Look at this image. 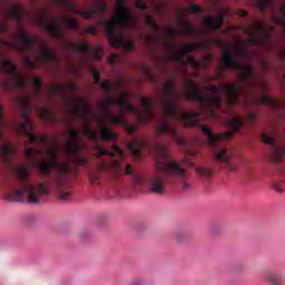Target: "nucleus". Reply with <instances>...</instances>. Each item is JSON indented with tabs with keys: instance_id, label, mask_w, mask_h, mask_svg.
Masks as SVG:
<instances>
[{
	"instance_id": "6",
	"label": "nucleus",
	"mask_w": 285,
	"mask_h": 285,
	"mask_svg": "<svg viewBox=\"0 0 285 285\" xmlns=\"http://www.w3.org/2000/svg\"><path fill=\"white\" fill-rule=\"evenodd\" d=\"M96 153L98 157H111L110 160H100L98 164V170L100 173H109L114 179H117L121 173H125V175L132 176V184L136 188L144 186L142 175L134 174L132 166L130 164L122 165L119 160H117V157L124 156V150H121L119 146L115 145L111 147V150L108 151V149H104V147L97 145Z\"/></svg>"
},
{
	"instance_id": "14",
	"label": "nucleus",
	"mask_w": 285,
	"mask_h": 285,
	"mask_svg": "<svg viewBox=\"0 0 285 285\" xmlns=\"http://www.w3.org/2000/svg\"><path fill=\"white\" fill-rule=\"evenodd\" d=\"M254 32L258 35L259 39L263 40L262 47L268 46L271 43V32H275V24L269 26V29L266 24H256L252 27Z\"/></svg>"
},
{
	"instance_id": "4",
	"label": "nucleus",
	"mask_w": 285,
	"mask_h": 285,
	"mask_svg": "<svg viewBox=\"0 0 285 285\" xmlns=\"http://www.w3.org/2000/svg\"><path fill=\"white\" fill-rule=\"evenodd\" d=\"M30 81L33 85L31 92L24 94L19 99L21 106V119L23 122L14 125V130L19 135H24V137H27V139L32 144L47 145L50 142V138H48V136L32 134L35 132V124H32V120L30 119V110H37L40 115V119L47 121V124H57L58 118L55 116L52 110L32 104L35 99H39L43 95V91L41 79H39V77H31Z\"/></svg>"
},
{
	"instance_id": "35",
	"label": "nucleus",
	"mask_w": 285,
	"mask_h": 285,
	"mask_svg": "<svg viewBox=\"0 0 285 285\" xmlns=\"http://www.w3.org/2000/svg\"><path fill=\"white\" fill-rule=\"evenodd\" d=\"M90 184H92L94 186L99 184V174H92L89 177Z\"/></svg>"
},
{
	"instance_id": "44",
	"label": "nucleus",
	"mask_w": 285,
	"mask_h": 285,
	"mask_svg": "<svg viewBox=\"0 0 285 285\" xmlns=\"http://www.w3.org/2000/svg\"><path fill=\"white\" fill-rule=\"evenodd\" d=\"M109 62L111 63V66H115V56H112L111 58H109Z\"/></svg>"
},
{
	"instance_id": "24",
	"label": "nucleus",
	"mask_w": 285,
	"mask_h": 285,
	"mask_svg": "<svg viewBox=\"0 0 285 285\" xmlns=\"http://www.w3.org/2000/svg\"><path fill=\"white\" fill-rule=\"evenodd\" d=\"M184 28L180 30V35H197V29L193 27L190 22H183Z\"/></svg>"
},
{
	"instance_id": "1",
	"label": "nucleus",
	"mask_w": 285,
	"mask_h": 285,
	"mask_svg": "<svg viewBox=\"0 0 285 285\" xmlns=\"http://www.w3.org/2000/svg\"><path fill=\"white\" fill-rule=\"evenodd\" d=\"M205 90L210 92V95L202 92L199 85L189 81L186 99L198 101L203 111H181L179 106L174 104L175 99H177V85L175 81L169 80L167 86L164 88V92L158 96L159 101L165 106V110L161 111L160 118L180 119L184 121L185 126L199 128L203 135L207 137L208 146L214 148L215 164L234 173V170H237V165L230 159L233 154H230L228 149L219 147L217 144L224 140L228 141V139L233 138L235 132H239V129L244 128V119L237 117L227 119L225 121V126H227L230 131L222 132L216 136L213 134L210 128L206 127V125L202 124V121L197 119L203 117L204 114L208 115L209 119H219V112H217V109L222 107V104H224L219 92H225L228 106H237V104H239V97H242V86L239 83L218 86L208 85L205 87Z\"/></svg>"
},
{
	"instance_id": "23",
	"label": "nucleus",
	"mask_w": 285,
	"mask_h": 285,
	"mask_svg": "<svg viewBox=\"0 0 285 285\" xmlns=\"http://www.w3.org/2000/svg\"><path fill=\"white\" fill-rule=\"evenodd\" d=\"M9 17H12L14 21H21L23 19V13H21V10H19V8L12 7V9L4 14L6 21H8Z\"/></svg>"
},
{
	"instance_id": "26",
	"label": "nucleus",
	"mask_w": 285,
	"mask_h": 285,
	"mask_svg": "<svg viewBox=\"0 0 285 285\" xmlns=\"http://www.w3.org/2000/svg\"><path fill=\"white\" fill-rule=\"evenodd\" d=\"M266 281L271 285H279V283L282 282V276L279 274H268L266 276Z\"/></svg>"
},
{
	"instance_id": "20",
	"label": "nucleus",
	"mask_w": 285,
	"mask_h": 285,
	"mask_svg": "<svg viewBox=\"0 0 285 285\" xmlns=\"http://www.w3.org/2000/svg\"><path fill=\"white\" fill-rule=\"evenodd\" d=\"M242 30L244 35L249 36L248 43H250V46H262L264 43V40L259 38V35L253 33V29L248 27H242Z\"/></svg>"
},
{
	"instance_id": "12",
	"label": "nucleus",
	"mask_w": 285,
	"mask_h": 285,
	"mask_svg": "<svg viewBox=\"0 0 285 285\" xmlns=\"http://www.w3.org/2000/svg\"><path fill=\"white\" fill-rule=\"evenodd\" d=\"M156 171L158 175L150 176L147 179V186L151 195H164L166 193L165 184H168V180L164 177V171H158L157 169Z\"/></svg>"
},
{
	"instance_id": "43",
	"label": "nucleus",
	"mask_w": 285,
	"mask_h": 285,
	"mask_svg": "<svg viewBox=\"0 0 285 285\" xmlns=\"http://www.w3.org/2000/svg\"><path fill=\"white\" fill-rule=\"evenodd\" d=\"M116 83H117L118 88H124V81H121L120 79H117Z\"/></svg>"
},
{
	"instance_id": "5",
	"label": "nucleus",
	"mask_w": 285,
	"mask_h": 285,
	"mask_svg": "<svg viewBox=\"0 0 285 285\" xmlns=\"http://www.w3.org/2000/svg\"><path fill=\"white\" fill-rule=\"evenodd\" d=\"M156 165L158 173H164L167 184H180L181 190H190V180L188 171L178 161L173 160L170 147L166 145H156Z\"/></svg>"
},
{
	"instance_id": "2",
	"label": "nucleus",
	"mask_w": 285,
	"mask_h": 285,
	"mask_svg": "<svg viewBox=\"0 0 285 285\" xmlns=\"http://www.w3.org/2000/svg\"><path fill=\"white\" fill-rule=\"evenodd\" d=\"M71 140L66 141L65 153L67 157L72 158V165L68 163L58 164L59 154L55 149H47L48 160H36L37 155H41L43 151L41 149L28 148L26 149V157L29 159L28 165L18 166L13 169L16 179L19 187H13L10 193L11 202H21L26 199L28 204H41L46 195L50 193V188L46 186V183H30V170L31 168H37L41 175L45 177H50L52 175V169L57 168V171L51 177V186L55 188L60 202H70L72 199V187L68 183V177L71 175H77L79 173L78 166H86L88 159L81 154V142H79V137L81 132L79 129H70L68 132Z\"/></svg>"
},
{
	"instance_id": "42",
	"label": "nucleus",
	"mask_w": 285,
	"mask_h": 285,
	"mask_svg": "<svg viewBox=\"0 0 285 285\" xmlns=\"http://www.w3.org/2000/svg\"><path fill=\"white\" fill-rule=\"evenodd\" d=\"M238 17H248V12L244 11V10H239L238 11Z\"/></svg>"
},
{
	"instance_id": "18",
	"label": "nucleus",
	"mask_w": 285,
	"mask_h": 285,
	"mask_svg": "<svg viewBox=\"0 0 285 285\" xmlns=\"http://www.w3.org/2000/svg\"><path fill=\"white\" fill-rule=\"evenodd\" d=\"M256 8L262 12V14H265L267 12L268 8L272 10V12H275V0H253Z\"/></svg>"
},
{
	"instance_id": "32",
	"label": "nucleus",
	"mask_w": 285,
	"mask_h": 285,
	"mask_svg": "<svg viewBox=\"0 0 285 285\" xmlns=\"http://www.w3.org/2000/svg\"><path fill=\"white\" fill-rule=\"evenodd\" d=\"M136 8H138V10H141L142 12H145V10H148V4H146V2H144V0H138L136 2Z\"/></svg>"
},
{
	"instance_id": "31",
	"label": "nucleus",
	"mask_w": 285,
	"mask_h": 285,
	"mask_svg": "<svg viewBox=\"0 0 285 285\" xmlns=\"http://www.w3.org/2000/svg\"><path fill=\"white\" fill-rule=\"evenodd\" d=\"M85 32L87 35H99V29H97L95 26H89L85 29Z\"/></svg>"
},
{
	"instance_id": "36",
	"label": "nucleus",
	"mask_w": 285,
	"mask_h": 285,
	"mask_svg": "<svg viewBox=\"0 0 285 285\" xmlns=\"http://www.w3.org/2000/svg\"><path fill=\"white\" fill-rule=\"evenodd\" d=\"M246 119L249 124H253L255 121V119H257V114L255 112H249L246 115Z\"/></svg>"
},
{
	"instance_id": "40",
	"label": "nucleus",
	"mask_w": 285,
	"mask_h": 285,
	"mask_svg": "<svg viewBox=\"0 0 285 285\" xmlns=\"http://www.w3.org/2000/svg\"><path fill=\"white\" fill-rule=\"evenodd\" d=\"M8 30V24L0 21V32H6Z\"/></svg>"
},
{
	"instance_id": "16",
	"label": "nucleus",
	"mask_w": 285,
	"mask_h": 285,
	"mask_svg": "<svg viewBox=\"0 0 285 285\" xmlns=\"http://www.w3.org/2000/svg\"><path fill=\"white\" fill-rule=\"evenodd\" d=\"M146 146H148V142L144 139H135L128 142L129 151L131 153V155H134V157H136V159H139V157H141V149L146 148Z\"/></svg>"
},
{
	"instance_id": "47",
	"label": "nucleus",
	"mask_w": 285,
	"mask_h": 285,
	"mask_svg": "<svg viewBox=\"0 0 285 285\" xmlns=\"http://www.w3.org/2000/svg\"><path fill=\"white\" fill-rule=\"evenodd\" d=\"M252 86L255 87V86H257V83L253 82Z\"/></svg>"
},
{
	"instance_id": "39",
	"label": "nucleus",
	"mask_w": 285,
	"mask_h": 285,
	"mask_svg": "<svg viewBox=\"0 0 285 285\" xmlns=\"http://www.w3.org/2000/svg\"><path fill=\"white\" fill-rule=\"evenodd\" d=\"M273 188H274V190H276V193H283L282 185H279L277 183L273 184Z\"/></svg>"
},
{
	"instance_id": "38",
	"label": "nucleus",
	"mask_w": 285,
	"mask_h": 285,
	"mask_svg": "<svg viewBox=\"0 0 285 285\" xmlns=\"http://www.w3.org/2000/svg\"><path fill=\"white\" fill-rule=\"evenodd\" d=\"M94 79H95L96 83L101 82V76H99V71L94 70Z\"/></svg>"
},
{
	"instance_id": "27",
	"label": "nucleus",
	"mask_w": 285,
	"mask_h": 285,
	"mask_svg": "<svg viewBox=\"0 0 285 285\" xmlns=\"http://www.w3.org/2000/svg\"><path fill=\"white\" fill-rule=\"evenodd\" d=\"M146 23L151 30H159V24H157L153 16H146Z\"/></svg>"
},
{
	"instance_id": "45",
	"label": "nucleus",
	"mask_w": 285,
	"mask_h": 285,
	"mask_svg": "<svg viewBox=\"0 0 285 285\" xmlns=\"http://www.w3.org/2000/svg\"><path fill=\"white\" fill-rule=\"evenodd\" d=\"M147 43H150V37L146 36Z\"/></svg>"
},
{
	"instance_id": "22",
	"label": "nucleus",
	"mask_w": 285,
	"mask_h": 285,
	"mask_svg": "<svg viewBox=\"0 0 285 285\" xmlns=\"http://www.w3.org/2000/svg\"><path fill=\"white\" fill-rule=\"evenodd\" d=\"M119 115L122 119V122H116V125L124 126V128H126V130L129 135H134V132H137V127L132 126L126 121V109H120Z\"/></svg>"
},
{
	"instance_id": "46",
	"label": "nucleus",
	"mask_w": 285,
	"mask_h": 285,
	"mask_svg": "<svg viewBox=\"0 0 285 285\" xmlns=\"http://www.w3.org/2000/svg\"><path fill=\"white\" fill-rule=\"evenodd\" d=\"M208 61H213V56L207 57Z\"/></svg>"
},
{
	"instance_id": "21",
	"label": "nucleus",
	"mask_w": 285,
	"mask_h": 285,
	"mask_svg": "<svg viewBox=\"0 0 285 285\" xmlns=\"http://www.w3.org/2000/svg\"><path fill=\"white\" fill-rule=\"evenodd\" d=\"M63 88L68 90V92H75L77 90V85L75 83H67V85H61V83H55L51 87V90L53 95H63Z\"/></svg>"
},
{
	"instance_id": "11",
	"label": "nucleus",
	"mask_w": 285,
	"mask_h": 285,
	"mask_svg": "<svg viewBox=\"0 0 285 285\" xmlns=\"http://www.w3.org/2000/svg\"><path fill=\"white\" fill-rule=\"evenodd\" d=\"M157 137H161V135H165L166 137H170L175 144L178 146H186V140L181 138L179 135V131L173 125H170L168 121H160L157 125L156 129Z\"/></svg>"
},
{
	"instance_id": "7",
	"label": "nucleus",
	"mask_w": 285,
	"mask_h": 285,
	"mask_svg": "<svg viewBox=\"0 0 285 285\" xmlns=\"http://www.w3.org/2000/svg\"><path fill=\"white\" fill-rule=\"evenodd\" d=\"M20 45L17 42H3L7 48H11V50H16V52H37L35 45L41 47L38 53H36L37 63H48L50 61H59V57L55 55L45 43L37 37H30L26 32L23 26L18 24L17 27Z\"/></svg>"
},
{
	"instance_id": "25",
	"label": "nucleus",
	"mask_w": 285,
	"mask_h": 285,
	"mask_svg": "<svg viewBox=\"0 0 285 285\" xmlns=\"http://www.w3.org/2000/svg\"><path fill=\"white\" fill-rule=\"evenodd\" d=\"M196 173L199 177H213V170H210L208 167H197Z\"/></svg>"
},
{
	"instance_id": "34",
	"label": "nucleus",
	"mask_w": 285,
	"mask_h": 285,
	"mask_svg": "<svg viewBox=\"0 0 285 285\" xmlns=\"http://www.w3.org/2000/svg\"><path fill=\"white\" fill-rule=\"evenodd\" d=\"M189 12L199 13V12H204V9L197 4H191L189 7Z\"/></svg>"
},
{
	"instance_id": "41",
	"label": "nucleus",
	"mask_w": 285,
	"mask_h": 285,
	"mask_svg": "<svg viewBox=\"0 0 285 285\" xmlns=\"http://www.w3.org/2000/svg\"><path fill=\"white\" fill-rule=\"evenodd\" d=\"M219 228H222V226H220V225H215V226L212 228V233H213V235H217V233H218Z\"/></svg>"
},
{
	"instance_id": "33",
	"label": "nucleus",
	"mask_w": 285,
	"mask_h": 285,
	"mask_svg": "<svg viewBox=\"0 0 285 285\" xmlns=\"http://www.w3.org/2000/svg\"><path fill=\"white\" fill-rule=\"evenodd\" d=\"M222 67H218L217 69H216V73H217V76H210L209 77V80L210 81H219V79H220V77H222Z\"/></svg>"
},
{
	"instance_id": "19",
	"label": "nucleus",
	"mask_w": 285,
	"mask_h": 285,
	"mask_svg": "<svg viewBox=\"0 0 285 285\" xmlns=\"http://www.w3.org/2000/svg\"><path fill=\"white\" fill-rule=\"evenodd\" d=\"M0 155L4 161V164H10V159H12V156L14 155V147L11 142H6L0 148Z\"/></svg>"
},
{
	"instance_id": "30",
	"label": "nucleus",
	"mask_w": 285,
	"mask_h": 285,
	"mask_svg": "<svg viewBox=\"0 0 285 285\" xmlns=\"http://www.w3.org/2000/svg\"><path fill=\"white\" fill-rule=\"evenodd\" d=\"M179 35H181L180 30L170 29L169 31H167L168 39H177V37H179Z\"/></svg>"
},
{
	"instance_id": "9",
	"label": "nucleus",
	"mask_w": 285,
	"mask_h": 285,
	"mask_svg": "<svg viewBox=\"0 0 285 285\" xmlns=\"http://www.w3.org/2000/svg\"><path fill=\"white\" fill-rule=\"evenodd\" d=\"M166 48L171 55L173 61L179 66H190L193 70H199L200 68H208V62L205 60H197L195 57L190 56V52L195 50H205L206 45L202 42H189L183 45L181 50L177 49V45L174 42H167Z\"/></svg>"
},
{
	"instance_id": "10",
	"label": "nucleus",
	"mask_w": 285,
	"mask_h": 285,
	"mask_svg": "<svg viewBox=\"0 0 285 285\" xmlns=\"http://www.w3.org/2000/svg\"><path fill=\"white\" fill-rule=\"evenodd\" d=\"M37 22L42 28V30H46L53 37V39H57V41H63V30H61V23H65L66 27L69 28V30H77L78 24L77 20L72 18H62L59 20H50L43 16L37 17Z\"/></svg>"
},
{
	"instance_id": "15",
	"label": "nucleus",
	"mask_w": 285,
	"mask_h": 285,
	"mask_svg": "<svg viewBox=\"0 0 285 285\" xmlns=\"http://www.w3.org/2000/svg\"><path fill=\"white\" fill-rule=\"evenodd\" d=\"M224 17H226L225 10H223L222 14L216 18L206 17L204 23L206 28H208V30H219V28H222V24L224 23Z\"/></svg>"
},
{
	"instance_id": "3",
	"label": "nucleus",
	"mask_w": 285,
	"mask_h": 285,
	"mask_svg": "<svg viewBox=\"0 0 285 285\" xmlns=\"http://www.w3.org/2000/svg\"><path fill=\"white\" fill-rule=\"evenodd\" d=\"M132 98V94L125 91L122 96H119L118 100L110 96L106 100L100 101L99 106L104 110V114H91V119L97 124L99 132L92 129L90 126V120L88 119V105H86V100L83 98H71V115L73 117H78L82 119L83 127L82 132L85 137L91 139V141H112L117 139V134L110 130V127L106 124H124V118L121 115L115 116L110 114V108L117 106V104L122 108V110H127V112H135L136 119L138 124L141 126H146L150 119H155V109H153V101L148 98H141L140 105L142 106V110H138V108L134 105H130L128 99Z\"/></svg>"
},
{
	"instance_id": "8",
	"label": "nucleus",
	"mask_w": 285,
	"mask_h": 285,
	"mask_svg": "<svg viewBox=\"0 0 285 285\" xmlns=\"http://www.w3.org/2000/svg\"><path fill=\"white\" fill-rule=\"evenodd\" d=\"M236 57H239L242 61H246V59H250V57H253V53L246 50V45L244 41H242V46L234 47V53L224 52L220 58V62L223 68H226L227 70H236L239 72V77L244 81H255V79H257V73H255L253 65H240L237 62Z\"/></svg>"
},
{
	"instance_id": "37",
	"label": "nucleus",
	"mask_w": 285,
	"mask_h": 285,
	"mask_svg": "<svg viewBox=\"0 0 285 285\" xmlns=\"http://www.w3.org/2000/svg\"><path fill=\"white\" fill-rule=\"evenodd\" d=\"M259 66H261L262 70H264V71L268 70V62L266 60L261 59Z\"/></svg>"
},
{
	"instance_id": "28",
	"label": "nucleus",
	"mask_w": 285,
	"mask_h": 285,
	"mask_svg": "<svg viewBox=\"0 0 285 285\" xmlns=\"http://www.w3.org/2000/svg\"><path fill=\"white\" fill-rule=\"evenodd\" d=\"M100 88L105 90V92H107L108 95H112L115 92V89L112 88L110 82H108V80L102 81L100 83Z\"/></svg>"
},
{
	"instance_id": "29",
	"label": "nucleus",
	"mask_w": 285,
	"mask_h": 285,
	"mask_svg": "<svg viewBox=\"0 0 285 285\" xmlns=\"http://www.w3.org/2000/svg\"><path fill=\"white\" fill-rule=\"evenodd\" d=\"M22 61L26 68H29V70H35V68H37V62L30 60L28 56L22 57Z\"/></svg>"
},
{
	"instance_id": "17",
	"label": "nucleus",
	"mask_w": 285,
	"mask_h": 285,
	"mask_svg": "<svg viewBox=\"0 0 285 285\" xmlns=\"http://www.w3.org/2000/svg\"><path fill=\"white\" fill-rule=\"evenodd\" d=\"M259 104H264L265 106H271L272 110H274V112H277V108H284V105H282V101H279L276 98H273L266 94H263L261 99H259Z\"/></svg>"
},
{
	"instance_id": "13",
	"label": "nucleus",
	"mask_w": 285,
	"mask_h": 285,
	"mask_svg": "<svg viewBox=\"0 0 285 285\" xmlns=\"http://www.w3.org/2000/svg\"><path fill=\"white\" fill-rule=\"evenodd\" d=\"M70 50L73 52H83L85 55H90L91 58L96 59L97 61H101V58L104 57V49H101V47H96L95 49L90 50L88 42L72 43L70 45Z\"/></svg>"
}]
</instances>
